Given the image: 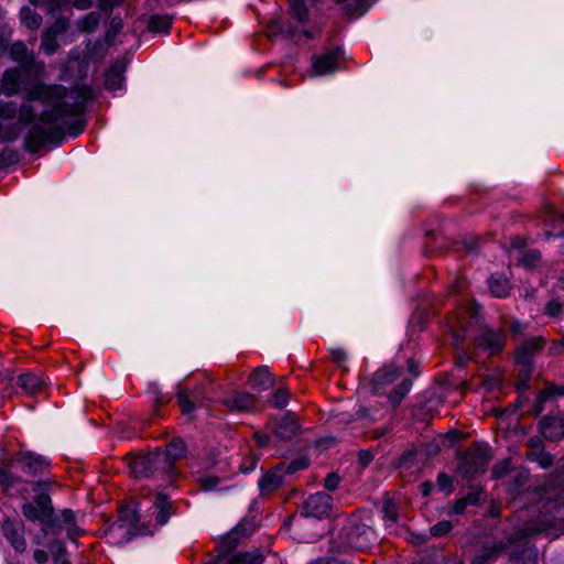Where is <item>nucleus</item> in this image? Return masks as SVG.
Segmentation results:
<instances>
[{"mask_svg":"<svg viewBox=\"0 0 564 564\" xmlns=\"http://www.w3.org/2000/svg\"><path fill=\"white\" fill-rule=\"evenodd\" d=\"M264 555L259 551L243 552L242 564H263Z\"/></svg>","mask_w":564,"mask_h":564,"instance_id":"nucleus-53","label":"nucleus"},{"mask_svg":"<svg viewBox=\"0 0 564 564\" xmlns=\"http://www.w3.org/2000/svg\"><path fill=\"white\" fill-rule=\"evenodd\" d=\"M229 553L218 552L219 564H242L243 552H239L234 554L231 557H228Z\"/></svg>","mask_w":564,"mask_h":564,"instance_id":"nucleus-56","label":"nucleus"},{"mask_svg":"<svg viewBox=\"0 0 564 564\" xmlns=\"http://www.w3.org/2000/svg\"><path fill=\"white\" fill-rule=\"evenodd\" d=\"M539 532L540 530L533 523H527L512 533L507 541L508 546L513 545V550L509 553V561L516 564H538V549L528 541V538Z\"/></svg>","mask_w":564,"mask_h":564,"instance_id":"nucleus-4","label":"nucleus"},{"mask_svg":"<svg viewBox=\"0 0 564 564\" xmlns=\"http://www.w3.org/2000/svg\"><path fill=\"white\" fill-rule=\"evenodd\" d=\"M475 344L478 347L490 350L491 354H496L502 349V336L486 327L480 335L475 337Z\"/></svg>","mask_w":564,"mask_h":564,"instance_id":"nucleus-21","label":"nucleus"},{"mask_svg":"<svg viewBox=\"0 0 564 564\" xmlns=\"http://www.w3.org/2000/svg\"><path fill=\"white\" fill-rule=\"evenodd\" d=\"M310 465V459L306 456H301L289 464H285L284 475L294 474L297 470L305 469Z\"/></svg>","mask_w":564,"mask_h":564,"instance_id":"nucleus-45","label":"nucleus"},{"mask_svg":"<svg viewBox=\"0 0 564 564\" xmlns=\"http://www.w3.org/2000/svg\"><path fill=\"white\" fill-rule=\"evenodd\" d=\"M22 513L26 519L31 521L40 520L42 522L44 518V514L41 512V510L31 502L24 503L22 506Z\"/></svg>","mask_w":564,"mask_h":564,"instance_id":"nucleus-47","label":"nucleus"},{"mask_svg":"<svg viewBox=\"0 0 564 564\" xmlns=\"http://www.w3.org/2000/svg\"><path fill=\"white\" fill-rule=\"evenodd\" d=\"M340 477L336 473H330L324 480V488L328 491H335L338 488Z\"/></svg>","mask_w":564,"mask_h":564,"instance_id":"nucleus-59","label":"nucleus"},{"mask_svg":"<svg viewBox=\"0 0 564 564\" xmlns=\"http://www.w3.org/2000/svg\"><path fill=\"white\" fill-rule=\"evenodd\" d=\"M124 69H126V66L123 64L112 65L108 69V72L106 74L105 83L109 89H116L121 86L122 80H123L122 73L124 72Z\"/></svg>","mask_w":564,"mask_h":564,"instance_id":"nucleus-32","label":"nucleus"},{"mask_svg":"<svg viewBox=\"0 0 564 564\" xmlns=\"http://www.w3.org/2000/svg\"><path fill=\"white\" fill-rule=\"evenodd\" d=\"M490 292L497 297H505L510 292V283L502 274L491 275L489 282Z\"/></svg>","mask_w":564,"mask_h":564,"instance_id":"nucleus-30","label":"nucleus"},{"mask_svg":"<svg viewBox=\"0 0 564 564\" xmlns=\"http://www.w3.org/2000/svg\"><path fill=\"white\" fill-rule=\"evenodd\" d=\"M251 389L264 391L272 388L275 383V377L270 372L268 366H259L249 376Z\"/></svg>","mask_w":564,"mask_h":564,"instance_id":"nucleus-19","label":"nucleus"},{"mask_svg":"<svg viewBox=\"0 0 564 564\" xmlns=\"http://www.w3.org/2000/svg\"><path fill=\"white\" fill-rule=\"evenodd\" d=\"M541 261V252L535 249L525 250L518 263L527 269H533Z\"/></svg>","mask_w":564,"mask_h":564,"instance_id":"nucleus-39","label":"nucleus"},{"mask_svg":"<svg viewBox=\"0 0 564 564\" xmlns=\"http://www.w3.org/2000/svg\"><path fill=\"white\" fill-rule=\"evenodd\" d=\"M148 30L153 33H167L172 26V17L152 14L148 19Z\"/></svg>","mask_w":564,"mask_h":564,"instance_id":"nucleus-27","label":"nucleus"},{"mask_svg":"<svg viewBox=\"0 0 564 564\" xmlns=\"http://www.w3.org/2000/svg\"><path fill=\"white\" fill-rule=\"evenodd\" d=\"M256 400L257 399L253 394L248 392H237L225 399L223 403L230 410L246 411L254 404Z\"/></svg>","mask_w":564,"mask_h":564,"instance_id":"nucleus-24","label":"nucleus"},{"mask_svg":"<svg viewBox=\"0 0 564 564\" xmlns=\"http://www.w3.org/2000/svg\"><path fill=\"white\" fill-rule=\"evenodd\" d=\"M549 398H551V395H549L545 388L539 392L533 405V414L535 416H538L543 411V404Z\"/></svg>","mask_w":564,"mask_h":564,"instance_id":"nucleus-58","label":"nucleus"},{"mask_svg":"<svg viewBox=\"0 0 564 564\" xmlns=\"http://www.w3.org/2000/svg\"><path fill=\"white\" fill-rule=\"evenodd\" d=\"M151 465L153 469V476L161 474L162 478L170 482L175 470V465L162 453L160 448H156L151 453Z\"/></svg>","mask_w":564,"mask_h":564,"instance_id":"nucleus-18","label":"nucleus"},{"mask_svg":"<svg viewBox=\"0 0 564 564\" xmlns=\"http://www.w3.org/2000/svg\"><path fill=\"white\" fill-rule=\"evenodd\" d=\"M417 449L415 446L406 449L398 459L392 463L395 469L405 468L409 469L414 466L416 462Z\"/></svg>","mask_w":564,"mask_h":564,"instance_id":"nucleus-36","label":"nucleus"},{"mask_svg":"<svg viewBox=\"0 0 564 564\" xmlns=\"http://www.w3.org/2000/svg\"><path fill=\"white\" fill-rule=\"evenodd\" d=\"M536 463L542 467V468H549L553 465L554 463V456L545 451H543L542 454H540V458H538Z\"/></svg>","mask_w":564,"mask_h":564,"instance_id":"nucleus-62","label":"nucleus"},{"mask_svg":"<svg viewBox=\"0 0 564 564\" xmlns=\"http://www.w3.org/2000/svg\"><path fill=\"white\" fill-rule=\"evenodd\" d=\"M12 30L8 25H0V55L6 56L14 63L12 68L24 69L33 74V79L43 78L46 73V65L39 59L33 50L29 48L22 40L10 42Z\"/></svg>","mask_w":564,"mask_h":564,"instance_id":"nucleus-3","label":"nucleus"},{"mask_svg":"<svg viewBox=\"0 0 564 564\" xmlns=\"http://www.w3.org/2000/svg\"><path fill=\"white\" fill-rule=\"evenodd\" d=\"M33 74H28L24 69L8 67L0 79V95L21 96L26 102H41L44 106H80L64 101L68 94L65 86L48 85L42 78L31 82Z\"/></svg>","mask_w":564,"mask_h":564,"instance_id":"nucleus-2","label":"nucleus"},{"mask_svg":"<svg viewBox=\"0 0 564 564\" xmlns=\"http://www.w3.org/2000/svg\"><path fill=\"white\" fill-rule=\"evenodd\" d=\"M508 547L505 541L499 542H484L479 553L471 560L470 564H485L489 561L496 560L500 553Z\"/></svg>","mask_w":564,"mask_h":564,"instance_id":"nucleus-20","label":"nucleus"},{"mask_svg":"<svg viewBox=\"0 0 564 564\" xmlns=\"http://www.w3.org/2000/svg\"><path fill=\"white\" fill-rule=\"evenodd\" d=\"M345 543L354 550L369 549L376 541V531L371 525V517L352 518L343 529Z\"/></svg>","mask_w":564,"mask_h":564,"instance_id":"nucleus-5","label":"nucleus"},{"mask_svg":"<svg viewBox=\"0 0 564 564\" xmlns=\"http://www.w3.org/2000/svg\"><path fill=\"white\" fill-rule=\"evenodd\" d=\"M402 367H398L393 364L386 365L382 368L378 369L371 380L370 388L373 394H379L386 386L394 382L402 373Z\"/></svg>","mask_w":564,"mask_h":564,"instance_id":"nucleus-12","label":"nucleus"},{"mask_svg":"<svg viewBox=\"0 0 564 564\" xmlns=\"http://www.w3.org/2000/svg\"><path fill=\"white\" fill-rule=\"evenodd\" d=\"M382 512L386 514V518H388L390 521L395 522L398 520L397 508L391 499H387L384 501Z\"/></svg>","mask_w":564,"mask_h":564,"instance_id":"nucleus-57","label":"nucleus"},{"mask_svg":"<svg viewBox=\"0 0 564 564\" xmlns=\"http://www.w3.org/2000/svg\"><path fill=\"white\" fill-rule=\"evenodd\" d=\"M511 471V459L505 458L501 462L495 464L491 468L492 478L499 479L505 477Z\"/></svg>","mask_w":564,"mask_h":564,"instance_id":"nucleus-43","label":"nucleus"},{"mask_svg":"<svg viewBox=\"0 0 564 564\" xmlns=\"http://www.w3.org/2000/svg\"><path fill=\"white\" fill-rule=\"evenodd\" d=\"M154 507L158 509L155 521L158 524L163 525L169 521L172 513V502L169 497L162 492H158L154 500Z\"/></svg>","mask_w":564,"mask_h":564,"instance_id":"nucleus-26","label":"nucleus"},{"mask_svg":"<svg viewBox=\"0 0 564 564\" xmlns=\"http://www.w3.org/2000/svg\"><path fill=\"white\" fill-rule=\"evenodd\" d=\"M437 487L441 491H447L451 494L453 491V478L444 473L438 474L437 476Z\"/></svg>","mask_w":564,"mask_h":564,"instance_id":"nucleus-55","label":"nucleus"},{"mask_svg":"<svg viewBox=\"0 0 564 564\" xmlns=\"http://www.w3.org/2000/svg\"><path fill=\"white\" fill-rule=\"evenodd\" d=\"M254 529L256 525L253 521L242 520L221 538L216 551L225 553L232 552L241 543L242 539H247L253 533Z\"/></svg>","mask_w":564,"mask_h":564,"instance_id":"nucleus-9","label":"nucleus"},{"mask_svg":"<svg viewBox=\"0 0 564 564\" xmlns=\"http://www.w3.org/2000/svg\"><path fill=\"white\" fill-rule=\"evenodd\" d=\"M50 484V480H40L36 481L33 487V491L37 494L35 497V503L45 517L52 516L54 513L51 497L44 492Z\"/></svg>","mask_w":564,"mask_h":564,"instance_id":"nucleus-23","label":"nucleus"},{"mask_svg":"<svg viewBox=\"0 0 564 564\" xmlns=\"http://www.w3.org/2000/svg\"><path fill=\"white\" fill-rule=\"evenodd\" d=\"M527 400L528 398L524 394L519 393L517 401L512 405L507 404L506 409H495L494 415L497 417H501L503 415L514 413L518 409L522 406L523 402Z\"/></svg>","mask_w":564,"mask_h":564,"instance_id":"nucleus-44","label":"nucleus"},{"mask_svg":"<svg viewBox=\"0 0 564 564\" xmlns=\"http://www.w3.org/2000/svg\"><path fill=\"white\" fill-rule=\"evenodd\" d=\"M562 312V304L557 301H550L546 305V313L552 316V317H556L561 314Z\"/></svg>","mask_w":564,"mask_h":564,"instance_id":"nucleus-63","label":"nucleus"},{"mask_svg":"<svg viewBox=\"0 0 564 564\" xmlns=\"http://www.w3.org/2000/svg\"><path fill=\"white\" fill-rule=\"evenodd\" d=\"M119 521L126 523V524H133L140 522V514L137 509H132L130 507H121L119 509Z\"/></svg>","mask_w":564,"mask_h":564,"instance_id":"nucleus-40","label":"nucleus"},{"mask_svg":"<svg viewBox=\"0 0 564 564\" xmlns=\"http://www.w3.org/2000/svg\"><path fill=\"white\" fill-rule=\"evenodd\" d=\"M18 160L19 155L17 151L10 148H4L0 151V170L13 165L18 162Z\"/></svg>","mask_w":564,"mask_h":564,"instance_id":"nucleus-42","label":"nucleus"},{"mask_svg":"<svg viewBox=\"0 0 564 564\" xmlns=\"http://www.w3.org/2000/svg\"><path fill=\"white\" fill-rule=\"evenodd\" d=\"M289 397L290 392L286 388H279L272 394V404L278 409H282L286 406Z\"/></svg>","mask_w":564,"mask_h":564,"instance_id":"nucleus-46","label":"nucleus"},{"mask_svg":"<svg viewBox=\"0 0 564 564\" xmlns=\"http://www.w3.org/2000/svg\"><path fill=\"white\" fill-rule=\"evenodd\" d=\"M21 15L22 21L24 22L28 29L36 30L37 28H40L42 23V17L37 12L31 10L28 7H24L21 11Z\"/></svg>","mask_w":564,"mask_h":564,"instance_id":"nucleus-38","label":"nucleus"},{"mask_svg":"<svg viewBox=\"0 0 564 564\" xmlns=\"http://www.w3.org/2000/svg\"><path fill=\"white\" fill-rule=\"evenodd\" d=\"M285 463H280L267 471L259 481L261 494L276 490L283 482Z\"/></svg>","mask_w":564,"mask_h":564,"instance_id":"nucleus-17","label":"nucleus"},{"mask_svg":"<svg viewBox=\"0 0 564 564\" xmlns=\"http://www.w3.org/2000/svg\"><path fill=\"white\" fill-rule=\"evenodd\" d=\"M48 549H50L51 553H53L55 563H58V561L61 558L66 556V553H67L66 549H65L64 544L58 540L52 541L48 545Z\"/></svg>","mask_w":564,"mask_h":564,"instance_id":"nucleus-51","label":"nucleus"},{"mask_svg":"<svg viewBox=\"0 0 564 564\" xmlns=\"http://www.w3.org/2000/svg\"><path fill=\"white\" fill-rule=\"evenodd\" d=\"M196 481L202 490L209 491L217 488L220 484V478L215 475H202L196 478Z\"/></svg>","mask_w":564,"mask_h":564,"instance_id":"nucleus-41","label":"nucleus"},{"mask_svg":"<svg viewBox=\"0 0 564 564\" xmlns=\"http://www.w3.org/2000/svg\"><path fill=\"white\" fill-rule=\"evenodd\" d=\"M546 392L551 398L555 397H562L564 395V383L563 384H555L552 382H547L545 386Z\"/></svg>","mask_w":564,"mask_h":564,"instance_id":"nucleus-60","label":"nucleus"},{"mask_svg":"<svg viewBox=\"0 0 564 564\" xmlns=\"http://www.w3.org/2000/svg\"><path fill=\"white\" fill-rule=\"evenodd\" d=\"M373 460V454L369 449L358 452V462L362 468L367 467Z\"/></svg>","mask_w":564,"mask_h":564,"instance_id":"nucleus-61","label":"nucleus"},{"mask_svg":"<svg viewBox=\"0 0 564 564\" xmlns=\"http://www.w3.org/2000/svg\"><path fill=\"white\" fill-rule=\"evenodd\" d=\"M20 480L21 478L19 476H15L3 468H0V486L8 489Z\"/></svg>","mask_w":564,"mask_h":564,"instance_id":"nucleus-52","label":"nucleus"},{"mask_svg":"<svg viewBox=\"0 0 564 564\" xmlns=\"http://www.w3.org/2000/svg\"><path fill=\"white\" fill-rule=\"evenodd\" d=\"M19 386L28 393H35L42 386V381L34 375L23 373L18 377Z\"/></svg>","mask_w":564,"mask_h":564,"instance_id":"nucleus-35","label":"nucleus"},{"mask_svg":"<svg viewBox=\"0 0 564 564\" xmlns=\"http://www.w3.org/2000/svg\"><path fill=\"white\" fill-rule=\"evenodd\" d=\"M452 529H453L452 522L444 520V521H441V522L434 524L430 529V533L432 536L440 538V536H444V535L448 534Z\"/></svg>","mask_w":564,"mask_h":564,"instance_id":"nucleus-49","label":"nucleus"},{"mask_svg":"<svg viewBox=\"0 0 564 564\" xmlns=\"http://www.w3.org/2000/svg\"><path fill=\"white\" fill-rule=\"evenodd\" d=\"M42 523V532L44 536H46L47 534L58 535L63 530L61 519L56 517L54 513L47 517L44 516Z\"/></svg>","mask_w":564,"mask_h":564,"instance_id":"nucleus-37","label":"nucleus"},{"mask_svg":"<svg viewBox=\"0 0 564 564\" xmlns=\"http://www.w3.org/2000/svg\"><path fill=\"white\" fill-rule=\"evenodd\" d=\"M149 531H148V528L147 525L142 524L141 522L139 523H133V524H129L128 525V530H127V533L124 535V540L127 542L131 541L134 536H138V535H143V534H147Z\"/></svg>","mask_w":564,"mask_h":564,"instance_id":"nucleus-50","label":"nucleus"},{"mask_svg":"<svg viewBox=\"0 0 564 564\" xmlns=\"http://www.w3.org/2000/svg\"><path fill=\"white\" fill-rule=\"evenodd\" d=\"M521 366L519 372H518V380L516 383V389L519 393L522 391L529 389V382L532 377L533 372V366L531 362H517Z\"/></svg>","mask_w":564,"mask_h":564,"instance_id":"nucleus-33","label":"nucleus"},{"mask_svg":"<svg viewBox=\"0 0 564 564\" xmlns=\"http://www.w3.org/2000/svg\"><path fill=\"white\" fill-rule=\"evenodd\" d=\"M176 399L183 414H189L194 410L195 405L188 399L186 391H177Z\"/></svg>","mask_w":564,"mask_h":564,"instance_id":"nucleus-48","label":"nucleus"},{"mask_svg":"<svg viewBox=\"0 0 564 564\" xmlns=\"http://www.w3.org/2000/svg\"><path fill=\"white\" fill-rule=\"evenodd\" d=\"M300 432L301 425L296 415L291 411H288L271 429L273 436L281 442H291Z\"/></svg>","mask_w":564,"mask_h":564,"instance_id":"nucleus-11","label":"nucleus"},{"mask_svg":"<svg viewBox=\"0 0 564 564\" xmlns=\"http://www.w3.org/2000/svg\"><path fill=\"white\" fill-rule=\"evenodd\" d=\"M541 495L546 500L564 502V465L546 478L541 487Z\"/></svg>","mask_w":564,"mask_h":564,"instance_id":"nucleus-10","label":"nucleus"},{"mask_svg":"<svg viewBox=\"0 0 564 564\" xmlns=\"http://www.w3.org/2000/svg\"><path fill=\"white\" fill-rule=\"evenodd\" d=\"M545 340L542 337H535L522 343L516 352L517 362H531L532 356L543 348Z\"/></svg>","mask_w":564,"mask_h":564,"instance_id":"nucleus-22","label":"nucleus"},{"mask_svg":"<svg viewBox=\"0 0 564 564\" xmlns=\"http://www.w3.org/2000/svg\"><path fill=\"white\" fill-rule=\"evenodd\" d=\"M310 564H346V562L336 556H330V557H318V558L310 562Z\"/></svg>","mask_w":564,"mask_h":564,"instance_id":"nucleus-64","label":"nucleus"},{"mask_svg":"<svg viewBox=\"0 0 564 564\" xmlns=\"http://www.w3.org/2000/svg\"><path fill=\"white\" fill-rule=\"evenodd\" d=\"M2 531L17 552L23 553L26 550V542L22 534L24 531V524L22 521L6 519L2 522Z\"/></svg>","mask_w":564,"mask_h":564,"instance_id":"nucleus-14","label":"nucleus"},{"mask_svg":"<svg viewBox=\"0 0 564 564\" xmlns=\"http://www.w3.org/2000/svg\"><path fill=\"white\" fill-rule=\"evenodd\" d=\"M489 459L488 449L477 446L475 449L463 455L458 469L465 478L470 479L478 473L486 470Z\"/></svg>","mask_w":564,"mask_h":564,"instance_id":"nucleus-6","label":"nucleus"},{"mask_svg":"<svg viewBox=\"0 0 564 564\" xmlns=\"http://www.w3.org/2000/svg\"><path fill=\"white\" fill-rule=\"evenodd\" d=\"M530 479V473L527 468L520 467L516 469L513 476L508 480V490L512 492H519Z\"/></svg>","mask_w":564,"mask_h":564,"instance_id":"nucleus-31","label":"nucleus"},{"mask_svg":"<svg viewBox=\"0 0 564 564\" xmlns=\"http://www.w3.org/2000/svg\"><path fill=\"white\" fill-rule=\"evenodd\" d=\"M539 429L544 438L558 442L564 437V416L545 415L539 421Z\"/></svg>","mask_w":564,"mask_h":564,"instance_id":"nucleus-13","label":"nucleus"},{"mask_svg":"<svg viewBox=\"0 0 564 564\" xmlns=\"http://www.w3.org/2000/svg\"><path fill=\"white\" fill-rule=\"evenodd\" d=\"M30 126L24 143L26 151L58 147L66 133L78 135L86 126L85 108H46L40 113L33 108H0V139L12 141Z\"/></svg>","mask_w":564,"mask_h":564,"instance_id":"nucleus-1","label":"nucleus"},{"mask_svg":"<svg viewBox=\"0 0 564 564\" xmlns=\"http://www.w3.org/2000/svg\"><path fill=\"white\" fill-rule=\"evenodd\" d=\"M99 23V14L96 12L88 13L83 21V30L86 32L94 31Z\"/></svg>","mask_w":564,"mask_h":564,"instance_id":"nucleus-54","label":"nucleus"},{"mask_svg":"<svg viewBox=\"0 0 564 564\" xmlns=\"http://www.w3.org/2000/svg\"><path fill=\"white\" fill-rule=\"evenodd\" d=\"M185 452V443L181 437H174L162 451L164 455L175 465V460L183 456Z\"/></svg>","mask_w":564,"mask_h":564,"instance_id":"nucleus-34","label":"nucleus"},{"mask_svg":"<svg viewBox=\"0 0 564 564\" xmlns=\"http://www.w3.org/2000/svg\"><path fill=\"white\" fill-rule=\"evenodd\" d=\"M289 12L300 24H306L310 21V12L305 0H289Z\"/></svg>","mask_w":564,"mask_h":564,"instance_id":"nucleus-28","label":"nucleus"},{"mask_svg":"<svg viewBox=\"0 0 564 564\" xmlns=\"http://www.w3.org/2000/svg\"><path fill=\"white\" fill-rule=\"evenodd\" d=\"M333 508V498L324 492L311 495L302 505L301 514L317 519L328 518Z\"/></svg>","mask_w":564,"mask_h":564,"instance_id":"nucleus-8","label":"nucleus"},{"mask_svg":"<svg viewBox=\"0 0 564 564\" xmlns=\"http://www.w3.org/2000/svg\"><path fill=\"white\" fill-rule=\"evenodd\" d=\"M412 384V380L405 378L401 381V383L392 389V391L388 394V399L393 408H398L401 404L404 397L411 390Z\"/></svg>","mask_w":564,"mask_h":564,"instance_id":"nucleus-29","label":"nucleus"},{"mask_svg":"<svg viewBox=\"0 0 564 564\" xmlns=\"http://www.w3.org/2000/svg\"><path fill=\"white\" fill-rule=\"evenodd\" d=\"M129 467L135 477H150L153 476V469L151 465V453L148 455H140L133 457L129 462Z\"/></svg>","mask_w":564,"mask_h":564,"instance_id":"nucleus-25","label":"nucleus"},{"mask_svg":"<svg viewBox=\"0 0 564 564\" xmlns=\"http://www.w3.org/2000/svg\"><path fill=\"white\" fill-rule=\"evenodd\" d=\"M339 47L313 57V69L316 75L332 73L337 68L341 55Z\"/></svg>","mask_w":564,"mask_h":564,"instance_id":"nucleus-15","label":"nucleus"},{"mask_svg":"<svg viewBox=\"0 0 564 564\" xmlns=\"http://www.w3.org/2000/svg\"><path fill=\"white\" fill-rule=\"evenodd\" d=\"M18 462L22 464L23 470L33 477L43 475L50 465L42 456L30 452L21 453Z\"/></svg>","mask_w":564,"mask_h":564,"instance_id":"nucleus-16","label":"nucleus"},{"mask_svg":"<svg viewBox=\"0 0 564 564\" xmlns=\"http://www.w3.org/2000/svg\"><path fill=\"white\" fill-rule=\"evenodd\" d=\"M68 28V19L57 18L51 26L42 31L40 50L47 56L55 54L61 47L57 36L64 34Z\"/></svg>","mask_w":564,"mask_h":564,"instance_id":"nucleus-7","label":"nucleus"}]
</instances>
